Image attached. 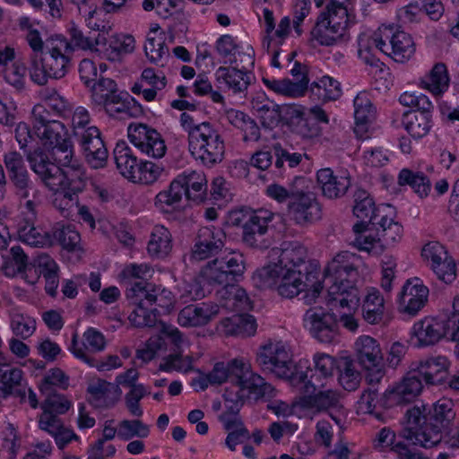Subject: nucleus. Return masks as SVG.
Returning a JSON list of instances; mask_svg holds the SVG:
<instances>
[{
  "label": "nucleus",
  "instance_id": "obj_21",
  "mask_svg": "<svg viewBox=\"0 0 459 459\" xmlns=\"http://www.w3.org/2000/svg\"><path fill=\"white\" fill-rule=\"evenodd\" d=\"M448 319L439 320L436 317L426 316L414 323L411 327V341L417 347H426L437 343L443 337L448 338Z\"/></svg>",
  "mask_w": 459,
  "mask_h": 459
},
{
  "label": "nucleus",
  "instance_id": "obj_13",
  "mask_svg": "<svg viewBox=\"0 0 459 459\" xmlns=\"http://www.w3.org/2000/svg\"><path fill=\"white\" fill-rule=\"evenodd\" d=\"M349 13L342 9H326L320 13L311 31L313 39L322 46H333L340 41L348 27Z\"/></svg>",
  "mask_w": 459,
  "mask_h": 459
},
{
  "label": "nucleus",
  "instance_id": "obj_62",
  "mask_svg": "<svg viewBox=\"0 0 459 459\" xmlns=\"http://www.w3.org/2000/svg\"><path fill=\"white\" fill-rule=\"evenodd\" d=\"M167 54V48L162 32L158 36L147 35L145 42V56L151 63L158 65H164V59Z\"/></svg>",
  "mask_w": 459,
  "mask_h": 459
},
{
  "label": "nucleus",
  "instance_id": "obj_46",
  "mask_svg": "<svg viewBox=\"0 0 459 459\" xmlns=\"http://www.w3.org/2000/svg\"><path fill=\"white\" fill-rule=\"evenodd\" d=\"M221 296L223 299L222 306L229 310L246 311L253 307L252 301L246 290L238 285L225 286Z\"/></svg>",
  "mask_w": 459,
  "mask_h": 459
},
{
  "label": "nucleus",
  "instance_id": "obj_40",
  "mask_svg": "<svg viewBox=\"0 0 459 459\" xmlns=\"http://www.w3.org/2000/svg\"><path fill=\"white\" fill-rule=\"evenodd\" d=\"M256 329L255 318L248 314L234 315L220 324V331L225 335L248 337L254 335Z\"/></svg>",
  "mask_w": 459,
  "mask_h": 459
},
{
  "label": "nucleus",
  "instance_id": "obj_51",
  "mask_svg": "<svg viewBox=\"0 0 459 459\" xmlns=\"http://www.w3.org/2000/svg\"><path fill=\"white\" fill-rule=\"evenodd\" d=\"M398 184L410 186L414 193L420 198L427 197L431 191V182L424 173L403 169L399 172Z\"/></svg>",
  "mask_w": 459,
  "mask_h": 459
},
{
  "label": "nucleus",
  "instance_id": "obj_61",
  "mask_svg": "<svg viewBox=\"0 0 459 459\" xmlns=\"http://www.w3.org/2000/svg\"><path fill=\"white\" fill-rule=\"evenodd\" d=\"M70 40L67 44L71 48V55L75 49L88 50L92 49L95 46L100 45L105 38L100 33L98 37L91 38L85 36L83 32L74 24H72L68 30Z\"/></svg>",
  "mask_w": 459,
  "mask_h": 459
},
{
  "label": "nucleus",
  "instance_id": "obj_4",
  "mask_svg": "<svg viewBox=\"0 0 459 459\" xmlns=\"http://www.w3.org/2000/svg\"><path fill=\"white\" fill-rule=\"evenodd\" d=\"M252 280L257 289L276 290L282 298L292 299L311 285L313 271L266 265L256 270Z\"/></svg>",
  "mask_w": 459,
  "mask_h": 459
},
{
  "label": "nucleus",
  "instance_id": "obj_1",
  "mask_svg": "<svg viewBox=\"0 0 459 459\" xmlns=\"http://www.w3.org/2000/svg\"><path fill=\"white\" fill-rule=\"evenodd\" d=\"M359 263V258L355 254L342 251L325 269L326 304L331 311L338 314V324L351 332H356L359 327L353 316L359 304V290L355 285Z\"/></svg>",
  "mask_w": 459,
  "mask_h": 459
},
{
  "label": "nucleus",
  "instance_id": "obj_45",
  "mask_svg": "<svg viewBox=\"0 0 459 459\" xmlns=\"http://www.w3.org/2000/svg\"><path fill=\"white\" fill-rule=\"evenodd\" d=\"M171 234L162 225H155L150 232L147 250L151 256L156 258L165 257L171 250Z\"/></svg>",
  "mask_w": 459,
  "mask_h": 459
},
{
  "label": "nucleus",
  "instance_id": "obj_39",
  "mask_svg": "<svg viewBox=\"0 0 459 459\" xmlns=\"http://www.w3.org/2000/svg\"><path fill=\"white\" fill-rule=\"evenodd\" d=\"M362 317L370 325L382 323L385 316V299L381 292L376 288L367 289L362 302Z\"/></svg>",
  "mask_w": 459,
  "mask_h": 459
},
{
  "label": "nucleus",
  "instance_id": "obj_6",
  "mask_svg": "<svg viewBox=\"0 0 459 459\" xmlns=\"http://www.w3.org/2000/svg\"><path fill=\"white\" fill-rule=\"evenodd\" d=\"M143 124H131L128 126V139L135 150L125 142L117 143L113 155L117 169L133 183H141L143 178V160L138 159L137 152L143 153Z\"/></svg>",
  "mask_w": 459,
  "mask_h": 459
},
{
  "label": "nucleus",
  "instance_id": "obj_43",
  "mask_svg": "<svg viewBox=\"0 0 459 459\" xmlns=\"http://www.w3.org/2000/svg\"><path fill=\"white\" fill-rule=\"evenodd\" d=\"M18 236L23 243L34 247H45L53 245L49 232L34 226V221H21L18 225Z\"/></svg>",
  "mask_w": 459,
  "mask_h": 459
},
{
  "label": "nucleus",
  "instance_id": "obj_24",
  "mask_svg": "<svg viewBox=\"0 0 459 459\" xmlns=\"http://www.w3.org/2000/svg\"><path fill=\"white\" fill-rule=\"evenodd\" d=\"M269 256L271 259L278 261L268 265L302 270L307 258V249L298 241H283L280 247H273L270 250Z\"/></svg>",
  "mask_w": 459,
  "mask_h": 459
},
{
  "label": "nucleus",
  "instance_id": "obj_59",
  "mask_svg": "<svg viewBox=\"0 0 459 459\" xmlns=\"http://www.w3.org/2000/svg\"><path fill=\"white\" fill-rule=\"evenodd\" d=\"M175 179L170 183L168 191L160 192L155 197V206L160 210L169 212L180 207L183 196V189L177 187Z\"/></svg>",
  "mask_w": 459,
  "mask_h": 459
},
{
  "label": "nucleus",
  "instance_id": "obj_26",
  "mask_svg": "<svg viewBox=\"0 0 459 459\" xmlns=\"http://www.w3.org/2000/svg\"><path fill=\"white\" fill-rule=\"evenodd\" d=\"M429 289L419 279L408 280L399 296V308L410 316H416L425 306Z\"/></svg>",
  "mask_w": 459,
  "mask_h": 459
},
{
  "label": "nucleus",
  "instance_id": "obj_9",
  "mask_svg": "<svg viewBox=\"0 0 459 459\" xmlns=\"http://www.w3.org/2000/svg\"><path fill=\"white\" fill-rule=\"evenodd\" d=\"M403 436L412 444L424 448H431L439 444L445 432L441 427L427 418V405H415L405 413Z\"/></svg>",
  "mask_w": 459,
  "mask_h": 459
},
{
  "label": "nucleus",
  "instance_id": "obj_30",
  "mask_svg": "<svg viewBox=\"0 0 459 459\" xmlns=\"http://www.w3.org/2000/svg\"><path fill=\"white\" fill-rule=\"evenodd\" d=\"M106 345L104 335L95 328H89L83 333L82 343L78 342V334L74 333L72 337L70 351L73 354L86 363H91V359L87 351L98 352L104 350Z\"/></svg>",
  "mask_w": 459,
  "mask_h": 459
},
{
  "label": "nucleus",
  "instance_id": "obj_52",
  "mask_svg": "<svg viewBox=\"0 0 459 459\" xmlns=\"http://www.w3.org/2000/svg\"><path fill=\"white\" fill-rule=\"evenodd\" d=\"M50 235L53 238V242L56 240L64 249L67 251L81 250V236L75 228L72 225H63L56 223Z\"/></svg>",
  "mask_w": 459,
  "mask_h": 459
},
{
  "label": "nucleus",
  "instance_id": "obj_36",
  "mask_svg": "<svg viewBox=\"0 0 459 459\" xmlns=\"http://www.w3.org/2000/svg\"><path fill=\"white\" fill-rule=\"evenodd\" d=\"M143 269L142 265L131 264L126 266L120 273L125 282L126 297L132 305H140L143 297Z\"/></svg>",
  "mask_w": 459,
  "mask_h": 459
},
{
  "label": "nucleus",
  "instance_id": "obj_41",
  "mask_svg": "<svg viewBox=\"0 0 459 459\" xmlns=\"http://www.w3.org/2000/svg\"><path fill=\"white\" fill-rule=\"evenodd\" d=\"M382 25L377 30L361 32L358 37V56L367 65L377 66L378 58L376 53L379 51L378 40H381Z\"/></svg>",
  "mask_w": 459,
  "mask_h": 459
},
{
  "label": "nucleus",
  "instance_id": "obj_58",
  "mask_svg": "<svg viewBox=\"0 0 459 459\" xmlns=\"http://www.w3.org/2000/svg\"><path fill=\"white\" fill-rule=\"evenodd\" d=\"M338 381L343 389L351 392L359 386L361 375L352 360L348 359H342L338 365Z\"/></svg>",
  "mask_w": 459,
  "mask_h": 459
},
{
  "label": "nucleus",
  "instance_id": "obj_32",
  "mask_svg": "<svg viewBox=\"0 0 459 459\" xmlns=\"http://www.w3.org/2000/svg\"><path fill=\"white\" fill-rule=\"evenodd\" d=\"M384 204L375 207L373 199L363 191L358 192L355 198V205L353 207L354 215L360 220L359 222L353 226L354 231H359L362 228L376 226V222L380 219L379 209Z\"/></svg>",
  "mask_w": 459,
  "mask_h": 459
},
{
  "label": "nucleus",
  "instance_id": "obj_14",
  "mask_svg": "<svg viewBox=\"0 0 459 459\" xmlns=\"http://www.w3.org/2000/svg\"><path fill=\"white\" fill-rule=\"evenodd\" d=\"M31 119L33 132L44 146L51 148L68 139L65 125L53 118L44 105L38 104L33 107Z\"/></svg>",
  "mask_w": 459,
  "mask_h": 459
},
{
  "label": "nucleus",
  "instance_id": "obj_50",
  "mask_svg": "<svg viewBox=\"0 0 459 459\" xmlns=\"http://www.w3.org/2000/svg\"><path fill=\"white\" fill-rule=\"evenodd\" d=\"M449 76L445 64H436L430 72L421 79L423 88L434 95H440L449 87Z\"/></svg>",
  "mask_w": 459,
  "mask_h": 459
},
{
  "label": "nucleus",
  "instance_id": "obj_2",
  "mask_svg": "<svg viewBox=\"0 0 459 459\" xmlns=\"http://www.w3.org/2000/svg\"><path fill=\"white\" fill-rule=\"evenodd\" d=\"M28 160L31 169L48 189L61 187L77 194L84 190L87 178L80 161L67 168H60L51 162L48 156L42 152H34L29 155Z\"/></svg>",
  "mask_w": 459,
  "mask_h": 459
},
{
  "label": "nucleus",
  "instance_id": "obj_37",
  "mask_svg": "<svg viewBox=\"0 0 459 459\" xmlns=\"http://www.w3.org/2000/svg\"><path fill=\"white\" fill-rule=\"evenodd\" d=\"M262 81L270 91L289 98H300L304 96L309 82L307 76L304 75L296 82L291 81L290 78L275 79L267 77H263Z\"/></svg>",
  "mask_w": 459,
  "mask_h": 459
},
{
  "label": "nucleus",
  "instance_id": "obj_7",
  "mask_svg": "<svg viewBox=\"0 0 459 459\" xmlns=\"http://www.w3.org/2000/svg\"><path fill=\"white\" fill-rule=\"evenodd\" d=\"M91 100L109 115L126 112L134 117L143 112L142 105L128 92L119 91L117 82L110 78L101 77L92 84Z\"/></svg>",
  "mask_w": 459,
  "mask_h": 459
},
{
  "label": "nucleus",
  "instance_id": "obj_47",
  "mask_svg": "<svg viewBox=\"0 0 459 459\" xmlns=\"http://www.w3.org/2000/svg\"><path fill=\"white\" fill-rule=\"evenodd\" d=\"M310 91L323 102L336 100L342 94L341 82L329 75H323L314 81L310 85Z\"/></svg>",
  "mask_w": 459,
  "mask_h": 459
},
{
  "label": "nucleus",
  "instance_id": "obj_23",
  "mask_svg": "<svg viewBox=\"0 0 459 459\" xmlns=\"http://www.w3.org/2000/svg\"><path fill=\"white\" fill-rule=\"evenodd\" d=\"M225 234L220 228L204 227L199 230L191 258L196 261L218 255L224 247Z\"/></svg>",
  "mask_w": 459,
  "mask_h": 459
},
{
  "label": "nucleus",
  "instance_id": "obj_25",
  "mask_svg": "<svg viewBox=\"0 0 459 459\" xmlns=\"http://www.w3.org/2000/svg\"><path fill=\"white\" fill-rule=\"evenodd\" d=\"M316 183L322 195L328 199L343 196L351 186V177L347 172L334 173L330 168L316 172Z\"/></svg>",
  "mask_w": 459,
  "mask_h": 459
},
{
  "label": "nucleus",
  "instance_id": "obj_5",
  "mask_svg": "<svg viewBox=\"0 0 459 459\" xmlns=\"http://www.w3.org/2000/svg\"><path fill=\"white\" fill-rule=\"evenodd\" d=\"M71 58L67 39L62 35L51 37L46 41L45 52L32 59L30 68L31 80L39 85H45L49 78H63L68 72Z\"/></svg>",
  "mask_w": 459,
  "mask_h": 459
},
{
  "label": "nucleus",
  "instance_id": "obj_42",
  "mask_svg": "<svg viewBox=\"0 0 459 459\" xmlns=\"http://www.w3.org/2000/svg\"><path fill=\"white\" fill-rule=\"evenodd\" d=\"M252 108L265 127H273L280 119V108L273 100H270L264 92L259 91L253 97Z\"/></svg>",
  "mask_w": 459,
  "mask_h": 459
},
{
  "label": "nucleus",
  "instance_id": "obj_35",
  "mask_svg": "<svg viewBox=\"0 0 459 459\" xmlns=\"http://www.w3.org/2000/svg\"><path fill=\"white\" fill-rule=\"evenodd\" d=\"M355 354L364 368L377 366L383 362V353L379 342L369 335H361L355 343Z\"/></svg>",
  "mask_w": 459,
  "mask_h": 459
},
{
  "label": "nucleus",
  "instance_id": "obj_49",
  "mask_svg": "<svg viewBox=\"0 0 459 459\" xmlns=\"http://www.w3.org/2000/svg\"><path fill=\"white\" fill-rule=\"evenodd\" d=\"M403 126L414 139L426 136L432 126L430 114L427 112H406L403 117Z\"/></svg>",
  "mask_w": 459,
  "mask_h": 459
},
{
  "label": "nucleus",
  "instance_id": "obj_33",
  "mask_svg": "<svg viewBox=\"0 0 459 459\" xmlns=\"http://www.w3.org/2000/svg\"><path fill=\"white\" fill-rule=\"evenodd\" d=\"M379 212L380 219L375 226L377 235L381 236L385 247L393 246L401 240L403 232V226L394 221L393 218L394 211L391 205H383L379 209Z\"/></svg>",
  "mask_w": 459,
  "mask_h": 459
},
{
  "label": "nucleus",
  "instance_id": "obj_57",
  "mask_svg": "<svg viewBox=\"0 0 459 459\" xmlns=\"http://www.w3.org/2000/svg\"><path fill=\"white\" fill-rule=\"evenodd\" d=\"M356 237L354 246L360 251H365L372 255H379L385 250V245L380 237H376L369 227L362 228L359 231H354Z\"/></svg>",
  "mask_w": 459,
  "mask_h": 459
},
{
  "label": "nucleus",
  "instance_id": "obj_3",
  "mask_svg": "<svg viewBox=\"0 0 459 459\" xmlns=\"http://www.w3.org/2000/svg\"><path fill=\"white\" fill-rule=\"evenodd\" d=\"M233 366L238 377L235 384L226 389L223 395L230 410L238 411L246 402H256L273 396L274 388L261 376L254 373L247 361L236 358Z\"/></svg>",
  "mask_w": 459,
  "mask_h": 459
},
{
  "label": "nucleus",
  "instance_id": "obj_31",
  "mask_svg": "<svg viewBox=\"0 0 459 459\" xmlns=\"http://www.w3.org/2000/svg\"><path fill=\"white\" fill-rule=\"evenodd\" d=\"M450 362L446 356H433L420 360L415 368H411L412 371L423 378L426 384L437 385L440 384L448 370Z\"/></svg>",
  "mask_w": 459,
  "mask_h": 459
},
{
  "label": "nucleus",
  "instance_id": "obj_22",
  "mask_svg": "<svg viewBox=\"0 0 459 459\" xmlns=\"http://www.w3.org/2000/svg\"><path fill=\"white\" fill-rule=\"evenodd\" d=\"M382 30L380 36L393 39V45L385 48V55L399 63H404L413 56L415 45L410 34L394 25L383 24Z\"/></svg>",
  "mask_w": 459,
  "mask_h": 459
},
{
  "label": "nucleus",
  "instance_id": "obj_54",
  "mask_svg": "<svg viewBox=\"0 0 459 459\" xmlns=\"http://www.w3.org/2000/svg\"><path fill=\"white\" fill-rule=\"evenodd\" d=\"M22 371L8 365L0 367V396L5 398L14 394H20Z\"/></svg>",
  "mask_w": 459,
  "mask_h": 459
},
{
  "label": "nucleus",
  "instance_id": "obj_27",
  "mask_svg": "<svg viewBox=\"0 0 459 459\" xmlns=\"http://www.w3.org/2000/svg\"><path fill=\"white\" fill-rule=\"evenodd\" d=\"M217 88L233 94L245 93L250 84V75L242 69L220 66L214 73Z\"/></svg>",
  "mask_w": 459,
  "mask_h": 459
},
{
  "label": "nucleus",
  "instance_id": "obj_28",
  "mask_svg": "<svg viewBox=\"0 0 459 459\" xmlns=\"http://www.w3.org/2000/svg\"><path fill=\"white\" fill-rule=\"evenodd\" d=\"M302 396L299 404L302 408L314 412L326 411L340 406L341 394L333 388H317L313 393L299 392Z\"/></svg>",
  "mask_w": 459,
  "mask_h": 459
},
{
  "label": "nucleus",
  "instance_id": "obj_15",
  "mask_svg": "<svg viewBox=\"0 0 459 459\" xmlns=\"http://www.w3.org/2000/svg\"><path fill=\"white\" fill-rule=\"evenodd\" d=\"M303 324L320 342L330 343L338 337L339 325L334 311H327L321 307H311L304 314Z\"/></svg>",
  "mask_w": 459,
  "mask_h": 459
},
{
  "label": "nucleus",
  "instance_id": "obj_18",
  "mask_svg": "<svg viewBox=\"0 0 459 459\" xmlns=\"http://www.w3.org/2000/svg\"><path fill=\"white\" fill-rule=\"evenodd\" d=\"M145 326L151 328L161 322L159 317L169 314L174 307L175 298L172 292L161 286H156L152 282H145Z\"/></svg>",
  "mask_w": 459,
  "mask_h": 459
},
{
  "label": "nucleus",
  "instance_id": "obj_20",
  "mask_svg": "<svg viewBox=\"0 0 459 459\" xmlns=\"http://www.w3.org/2000/svg\"><path fill=\"white\" fill-rule=\"evenodd\" d=\"M274 214L265 209L254 211L244 222L243 241L249 247L266 248L269 241L264 238Z\"/></svg>",
  "mask_w": 459,
  "mask_h": 459
},
{
  "label": "nucleus",
  "instance_id": "obj_48",
  "mask_svg": "<svg viewBox=\"0 0 459 459\" xmlns=\"http://www.w3.org/2000/svg\"><path fill=\"white\" fill-rule=\"evenodd\" d=\"M77 8L78 13L84 19L87 27L92 30L108 32L110 26L105 22L95 18L99 14V0H69Z\"/></svg>",
  "mask_w": 459,
  "mask_h": 459
},
{
  "label": "nucleus",
  "instance_id": "obj_56",
  "mask_svg": "<svg viewBox=\"0 0 459 459\" xmlns=\"http://www.w3.org/2000/svg\"><path fill=\"white\" fill-rule=\"evenodd\" d=\"M10 327L14 335L27 339L36 331V320L27 315L20 312L16 308L9 311Z\"/></svg>",
  "mask_w": 459,
  "mask_h": 459
},
{
  "label": "nucleus",
  "instance_id": "obj_8",
  "mask_svg": "<svg viewBox=\"0 0 459 459\" xmlns=\"http://www.w3.org/2000/svg\"><path fill=\"white\" fill-rule=\"evenodd\" d=\"M188 149L195 160L204 166L212 167L222 160L225 144L219 130L212 124L203 122L191 134Z\"/></svg>",
  "mask_w": 459,
  "mask_h": 459
},
{
  "label": "nucleus",
  "instance_id": "obj_10",
  "mask_svg": "<svg viewBox=\"0 0 459 459\" xmlns=\"http://www.w3.org/2000/svg\"><path fill=\"white\" fill-rule=\"evenodd\" d=\"M314 368L306 371L296 369L291 377V386L299 392L313 393L317 388L327 386L333 381V370L338 368L333 357L326 353H316L313 356Z\"/></svg>",
  "mask_w": 459,
  "mask_h": 459
},
{
  "label": "nucleus",
  "instance_id": "obj_63",
  "mask_svg": "<svg viewBox=\"0 0 459 459\" xmlns=\"http://www.w3.org/2000/svg\"><path fill=\"white\" fill-rule=\"evenodd\" d=\"M193 358L183 356V351H176L166 356L159 366V369L165 372L178 371L188 373L193 370Z\"/></svg>",
  "mask_w": 459,
  "mask_h": 459
},
{
  "label": "nucleus",
  "instance_id": "obj_34",
  "mask_svg": "<svg viewBox=\"0 0 459 459\" xmlns=\"http://www.w3.org/2000/svg\"><path fill=\"white\" fill-rule=\"evenodd\" d=\"M218 313L219 307L214 304L189 305L178 313V323L183 327L200 326L206 325Z\"/></svg>",
  "mask_w": 459,
  "mask_h": 459
},
{
  "label": "nucleus",
  "instance_id": "obj_11",
  "mask_svg": "<svg viewBox=\"0 0 459 459\" xmlns=\"http://www.w3.org/2000/svg\"><path fill=\"white\" fill-rule=\"evenodd\" d=\"M246 270L241 253L229 252L209 261L200 271V278L210 285H230Z\"/></svg>",
  "mask_w": 459,
  "mask_h": 459
},
{
  "label": "nucleus",
  "instance_id": "obj_29",
  "mask_svg": "<svg viewBox=\"0 0 459 459\" xmlns=\"http://www.w3.org/2000/svg\"><path fill=\"white\" fill-rule=\"evenodd\" d=\"M177 187L183 189L185 196L194 202H202L207 190V179L201 170L186 169L175 178Z\"/></svg>",
  "mask_w": 459,
  "mask_h": 459
},
{
  "label": "nucleus",
  "instance_id": "obj_17",
  "mask_svg": "<svg viewBox=\"0 0 459 459\" xmlns=\"http://www.w3.org/2000/svg\"><path fill=\"white\" fill-rule=\"evenodd\" d=\"M288 216L296 224L305 226L321 219L322 208L313 193L297 190L288 203Z\"/></svg>",
  "mask_w": 459,
  "mask_h": 459
},
{
  "label": "nucleus",
  "instance_id": "obj_19",
  "mask_svg": "<svg viewBox=\"0 0 459 459\" xmlns=\"http://www.w3.org/2000/svg\"><path fill=\"white\" fill-rule=\"evenodd\" d=\"M74 138L82 147L87 163L92 169H100L106 165L108 156V150L97 126H88L74 135Z\"/></svg>",
  "mask_w": 459,
  "mask_h": 459
},
{
  "label": "nucleus",
  "instance_id": "obj_60",
  "mask_svg": "<svg viewBox=\"0 0 459 459\" xmlns=\"http://www.w3.org/2000/svg\"><path fill=\"white\" fill-rule=\"evenodd\" d=\"M146 335H148V339L145 341V363L164 355L168 351V343L161 333L159 325L158 331L153 329L147 330L145 328Z\"/></svg>",
  "mask_w": 459,
  "mask_h": 459
},
{
  "label": "nucleus",
  "instance_id": "obj_64",
  "mask_svg": "<svg viewBox=\"0 0 459 459\" xmlns=\"http://www.w3.org/2000/svg\"><path fill=\"white\" fill-rule=\"evenodd\" d=\"M40 273L45 279V290L51 297L56 295L58 287V266L49 256H43L39 260Z\"/></svg>",
  "mask_w": 459,
  "mask_h": 459
},
{
  "label": "nucleus",
  "instance_id": "obj_55",
  "mask_svg": "<svg viewBox=\"0 0 459 459\" xmlns=\"http://www.w3.org/2000/svg\"><path fill=\"white\" fill-rule=\"evenodd\" d=\"M453 402L448 399H440L433 404V410L427 406V418L434 424H437L445 431L455 419Z\"/></svg>",
  "mask_w": 459,
  "mask_h": 459
},
{
  "label": "nucleus",
  "instance_id": "obj_53",
  "mask_svg": "<svg viewBox=\"0 0 459 459\" xmlns=\"http://www.w3.org/2000/svg\"><path fill=\"white\" fill-rule=\"evenodd\" d=\"M353 106L356 122L355 132L358 133L360 128L363 129L364 126L374 118L375 108L367 91H360L357 94L353 100Z\"/></svg>",
  "mask_w": 459,
  "mask_h": 459
},
{
  "label": "nucleus",
  "instance_id": "obj_16",
  "mask_svg": "<svg viewBox=\"0 0 459 459\" xmlns=\"http://www.w3.org/2000/svg\"><path fill=\"white\" fill-rule=\"evenodd\" d=\"M423 389L422 381L416 371L411 370L398 382L394 383L382 394V404L385 408L403 406L414 402Z\"/></svg>",
  "mask_w": 459,
  "mask_h": 459
},
{
  "label": "nucleus",
  "instance_id": "obj_44",
  "mask_svg": "<svg viewBox=\"0 0 459 459\" xmlns=\"http://www.w3.org/2000/svg\"><path fill=\"white\" fill-rule=\"evenodd\" d=\"M101 44L105 46V55L110 61H119L124 55L132 53L135 48L134 38L128 34L113 35Z\"/></svg>",
  "mask_w": 459,
  "mask_h": 459
},
{
  "label": "nucleus",
  "instance_id": "obj_38",
  "mask_svg": "<svg viewBox=\"0 0 459 459\" xmlns=\"http://www.w3.org/2000/svg\"><path fill=\"white\" fill-rule=\"evenodd\" d=\"M87 391L91 395V403L96 407L113 406L120 395V390L117 385L102 379L91 382Z\"/></svg>",
  "mask_w": 459,
  "mask_h": 459
},
{
  "label": "nucleus",
  "instance_id": "obj_12",
  "mask_svg": "<svg viewBox=\"0 0 459 459\" xmlns=\"http://www.w3.org/2000/svg\"><path fill=\"white\" fill-rule=\"evenodd\" d=\"M292 351L288 342L270 341L260 348L257 362L264 369L281 378H286L291 385L295 375Z\"/></svg>",
  "mask_w": 459,
  "mask_h": 459
}]
</instances>
